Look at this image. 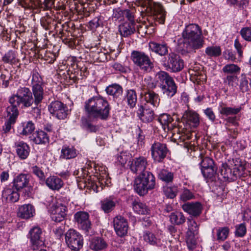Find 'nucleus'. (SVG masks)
<instances>
[{
	"mask_svg": "<svg viewBox=\"0 0 251 251\" xmlns=\"http://www.w3.org/2000/svg\"><path fill=\"white\" fill-rule=\"evenodd\" d=\"M85 109L90 117L106 120L110 107L107 100L102 97H93L85 102Z\"/></svg>",
	"mask_w": 251,
	"mask_h": 251,
	"instance_id": "nucleus-1",
	"label": "nucleus"
},
{
	"mask_svg": "<svg viewBox=\"0 0 251 251\" xmlns=\"http://www.w3.org/2000/svg\"><path fill=\"white\" fill-rule=\"evenodd\" d=\"M184 46L187 51L199 49L203 45V39L200 27L197 24H189L182 33Z\"/></svg>",
	"mask_w": 251,
	"mask_h": 251,
	"instance_id": "nucleus-2",
	"label": "nucleus"
},
{
	"mask_svg": "<svg viewBox=\"0 0 251 251\" xmlns=\"http://www.w3.org/2000/svg\"><path fill=\"white\" fill-rule=\"evenodd\" d=\"M155 178L150 172H146L140 175L135 180L134 189L140 195H144L149 190L154 188Z\"/></svg>",
	"mask_w": 251,
	"mask_h": 251,
	"instance_id": "nucleus-3",
	"label": "nucleus"
},
{
	"mask_svg": "<svg viewBox=\"0 0 251 251\" xmlns=\"http://www.w3.org/2000/svg\"><path fill=\"white\" fill-rule=\"evenodd\" d=\"M233 168H230L227 164H223L220 169V173L226 180L234 181L242 175L245 167L239 159L233 160Z\"/></svg>",
	"mask_w": 251,
	"mask_h": 251,
	"instance_id": "nucleus-4",
	"label": "nucleus"
},
{
	"mask_svg": "<svg viewBox=\"0 0 251 251\" xmlns=\"http://www.w3.org/2000/svg\"><path fill=\"white\" fill-rule=\"evenodd\" d=\"M131 58L134 64L144 71L150 72L153 67L149 56L144 52L134 50L131 53Z\"/></svg>",
	"mask_w": 251,
	"mask_h": 251,
	"instance_id": "nucleus-5",
	"label": "nucleus"
},
{
	"mask_svg": "<svg viewBox=\"0 0 251 251\" xmlns=\"http://www.w3.org/2000/svg\"><path fill=\"white\" fill-rule=\"evenodd\" d=\"M30 176L26 174H21L16 176L13 181V188L17 191L25 189V196L30 197L33 192V188L29 183Z\"/></svg>",
	"mask_w": 251,
	"mask_h": 251,
	"instance_id": "nucleus-6",
	"label": "nucleus"
},
{
	"mask_svg": "<svg viewBox=\"0 0 251 251\" xmlns=\"http://www.w3.org/2000/svg\"><path fill=\"white\" fill-rule=\"evenodd\" d=\"M172 78V77L168 73L161 71L155 75L154 81H152L150 77L145 78L142 80L141 88L143 90L153 89L156 86L157 82H159L162 86Z\"/></svg>",
	"mask_w": 251,
	"mask_h": 251,
	"instance_id": "nucleus-7",
	"label": "nucleus"
},
{
	"mask_svg": "<svg viewBox=\"0 0 251 251\" xmlns=\"http://www.w3.org/2000/svg\"><path fill=\"white\" fill-rule=\"evenodd\" d=\"M65 240L68 247L72 250H79L83 245L81 235L74 229L69 230L65 234Z\"/></svg>",
	"mask_w": 251,
	"mask_h": 251,
	"instance_id": "nucleus-8",
	"label": "nucleus"
},
{
	"mask_svg": "<svg viewBox=\"0 0 251 251\" xmlns=\"http://www.w3.org/2000/svg\"><path fill=\"white\" fill-rule=\"evenodd\" d=\"M48 109L52 115L60 120L66 118L69 113L67 106L58 100L52 101L49 105Z\"/></svg>",
	"mask_w": 251,
	"mask_h": 251,
	"instance_id": "nucleus-9",
	"label": "nucleus"
},
{
	"mask_svg": "<svg viewBox=\"0 0 251 251\" xmlns=\"http://www.w3.org/2000/svg\"><path fill=\"white\" fill-rule=\"evenodd\" d=\"M151 151L153 159L156 162H161L166 157L168 150L166 144L155 142L151 146Z\"/></svg>",
	"mask_w": 251,
	"mask_h": 251,
	"instance_id": "nucleus-10",
	"label": "nucleus"
},
{
	"mask_svg": "<svg viewBox=\"0 0 251 251\" xmlns=\"http://www.w3.org/2000/svg\"><path fill=\"white\" fill-rule=\"evenodd\" d=\"M165 66L173 72L180 71L184 67V63L180 56L173 52L169 53L167 63Z\"/></svg>",
	"mask_w": 251,
	"mask_h": 251,
	"instance_id": "nucleus-11",
	"label": "nucleus"
},
{
	"mask_svg": "<svg viewBox=\"0 0 251 251\" xmlns=\"http://www.w3.org/2000/svg\"><path fill=\"white\" fill-rule=\"evenodd\" d=\"M67 207L61 203L53 204L50 208L51 218L56 222H60L66 216Z\"/></svg>",
	"mask_w": 251,
	"mask_h": 251,
	"instance_id": "nucleus-12",
	"label": "nucleus"
},
{
	"mask_svg": "<svg viewBox=\"0 0 251 251\" xmlns=\"http://www.w3.org/2000/svg\"><path fill=\"white\" fill-rule=\"evenodd\" d=\"M114 229L119 236L126 235L128 231V226L127 221L121 216H117L113 219Z\"/></svg>",
	"mask_w": 251,
	"mask_h": 251,
	"instance_id": "nucleus-13",
	"label": "nucleus"
},
{
	"mask_svg": "<svg viewBox=\"0 0 251 251\" xmlns=\"http://www.w3.org/2000/svg\"><path fill=\"white\" fill-rule=\"evenodd\" d=\"M148 165L147 159L144 157L141 156L132 159L130 165V168L133 173L142 175L143 173L147 172L145 170Z\"/></svg>",
	"mask_w": 251,
	"mask_h": 251,
	"instance_id": "nucleus-14",
	"label": "nucleus"
},
{
	"mask_svg": "<svg viewBox=\"0 0 251 251\" xmlns=\"http://www.w3.org/2000/svg\"><path fill=\"white\" fill-rule=\"evenodd\" d=\"M75 219L78 226L82 230L88 232L91 227V223L89 219V214L84 211L77 212L74 215Z\"/></svg>",
	"mask_w": 251,
	"mask_h": 251,
	"instance_id": "nucleus-15",
	"label": "nucleus"
},
{
	"mask_svg": "<svg viewBox=\"0 0 251 251\" xmlns=\"http://www.w3.org/2000/svg\"><path fill=\"white\" fill-rule=\"evenodd\" d=\"M142 91L140 93V96L146 103H149L153 107H157L160 103V98L158 94L150 90V89L143 90L140 87Z\"/></svg>",
	"mask_w": 251,
	"mask_h": 251,
	"instance_id": "nucleus-16",
	"label": "nucleus"
},
{
	"mask_svg": "<svg viewBox=\"0 0 251 251\" xmlns=\"http://www.w3.org/2000/svg\"><path fill=\"white\" fill-rule=\"evenodd\" d=\"M151 10L152 14V18L155 22L159 24L164 23L166 17V12L162 6L158 3H153L151 5Z\"/></svg>",
	"mask_w": 251,
	"mask_h": 251,
	"instance_id": "nucleus-17",
	"label": "nucleus"
},
{
	"mask_svg": "<svg viewBox=\"0 0 251 251\" xmlns=\"http://www.w3.org/2000/svg\"><path fill=\"white\" fill-rule=\"evenodd\" d=\"M30 240L33 250H36L39 246L44 244L41 235L42 234L41 229L37 226L33 227L29 231Z\"/></svg>",
	"mask_w": 251,
	"mask_h": 251,
	"instance_id": "nucleus-18",
	"label": "nucleus"
},
{
	"mask_svg": "<svg viewBox=\"0 0 251 251\" xmlns=\"http://www.w3.org/2000/svg\"><path fill=\"white\" fill-rule=\"evenodd\" d=\"M32 92L28 88L23 87L19 88L16 94L9 98V102L10 104L18 103L19 101L26 97Z\"/></svg>",
	"mask_w": 251,
	"mask_h": 251,
	"instance_id": "nucleus-19",
	"label": "nucleus"
},
{
	"mask_svg": "<svg viewBox=\"0 0 251 251\" xmlns=\"http://www.w3.org/2000/svg\"><path fill=\"white\" fill-rule=\"evenodd\" d=\"M13 188H5L2 191V197L6 202H15L19 199V191Z\"/></svg>",
	"mask_w": 251,
	"mask_h": 251,
	"instance_id": "nucleus-20",
	"label": "nucleus"
},
{
	"mask_svg": "<svg viewBox=\"0 0 251 251\" xmlns=\"http://www.w3.org/2000/svg\"><path fill=\"white\" fill-rule=\"evenodd\" d=\"M183 118L187 124L193 127H197L199 125V115L195 111H186L183 115Z\"/></svg>",
	"mask_w": 251,
	"mask_h": 251,
	"instance_id": "nucleus-21",
	"label": "nucleus"
},
{
	"mask_svg": "<svg viewBox=\"0 0 251 251\" xmlns=\"http://www.w3.org/2000/svg\"><path fill=\"white\" fill-rule=\"evenodd\" d=\"M184 211L195 216L199 215L201 212V205L199 202L184 204L182 206Z\"/></svg>",
	"mask_w": 251,
	"mask_h": 251,
	"instance_id": "nucleus-22",
	"label": "nucleus"
},
{
	"mask_svg": "<svg viewBox=\"0 0 251 251\" xmlns=\"http://www.w3.org/2000/svg\"><path fill=\"white\" fill-rule=\"evenodd\" d=\"M16 151L19 157L21 159H26L29 154L30 148L24 142H19L15 144Z\"/></svg>",
	"mask_w": 251,
	"mask_h": 251,
	"instance_id": "nucleus-23",
	"label": "nucleus"
},
{
	"mask_svg": "<svg viewBox=\"0 0 251 251\" xmlns=\"http://www.w3.org/2000/svg\"><path fill=\"white\" fill-rule=\"evenodd\" d=\"M35 210L33 206L30 204H24L19 207L18 216L23 219H29L33 216Z\"/></svg>",
	"mask_w": 251,
	"mask_h": 251,
	"instance_id": "nucleus-24",
	"label": "nucleus"
},
{
	"mask_svg": "<svg viewBox=\"0 0 251 251\" xmlns=\"http://www.w3.org/2000/svg\"><path fill=\"white\" fill-rule=\"evenodd\" d=\"M138 114L140 119L144 122H151L154 119V112L152 109H148L143 106L138 109Z\"/></svg>",
	"mask_w": 251,
	"mask_h": 251,
	"instance_id": "nucleus-25",
	"label": "nucleus"
},
{
	"mask_svg": "<svg viewBox=\"0 0 251 251\" xmlns=\"http://www.w3.org/2000/svg\"><path fill=\"white\" fill-rule=\"evenodd\" d=\"M163 93L168 97L174 96L177 91V86L173 78L161 87Z\"/></svg>",
	"mask_w": 251,
	"mask_h": 251,
	"instance_id": "nucleus-26",
	"label": "nucleus"
},
{
	"mask_svg": "<svg viewBox=\"0 0 251 251\" xmlns=\"http://www.w3.org/2000/svg\"><path fill=\"white\" fill-rule=\"evenodd\" d=\"M135 24L133 23L128 22H125L120 25L119 30L121 35L124 37H127L133 33L135 31Z\"/></svg>",
	"mask_w": 251,
	"mask_h": 251,
	"instance_id": "nucleus-27",
	"label": "nucleus"
},
{
	"mask_svg": "<svg viewBox=\"0 0 251 251\" xmlns=\"http://www.w3.org/2000/svg\"><path fill=\"white\" fill-rule=\"evenodd\" d=\"M32 91L34 100V105L37 106L40 102H41L44 96V89L42 86L38 84H35L32 86Z\"/></svg>",
	"mask_w": 251,
	"mask_h": 251,
	"instance_id": "nucleus-28",
	"label": "nucleus"
},
{
	"mask_svg": "<svg viewBox=\"0 0 251 251\" xmlns=\"http://www.w3.org/2000/svg\"><path fill=\"white\" fill-rule=\"evenodd\" d=\"M47 185L52 190H59L63 185L62 180L56 176H50L46 181Z\"/></svg>",
	"mask_w": 251,
	"mask_h": 251,
	"instance_id": "nucleus-29",
	"label": "nucleus"
},
{
	"mask_svg": "<svg viewBox=\"0 0 251 251\" xmlns=\"http://www.w3.org/2000/svg\"><path fill=\"white\" fill-rule=\"evenodd\" d=\"M107 247L106 242L101 238H94L91 241L90 248L94 251H101Z\"/></svg>",
	"mask_w": 251,
	"mask_h": 251,
	"instance_id": "nucleus-30",
	"label": "nucleus"
},
{
	"mask_svg": "<svg viewBox=\"0 0 251 251\" xmlns=\"http://www.w3.org/2000/svg\"><path fill=\"white\" fill-rule=\"evenodd\" d=\"M108 95L113 96L114 98H119L122 96V87L116 84L109 85L106 89Z\"/></svg>",
	"mask_w": 251,
	"mask_h": 251,
	"instance_id": "nucleus-31",
	"label": "nucleus"
},
{
	"mask_svg": "<svg viewBox=\"0 0 251 251\" xmlns=\"http://www.w3.org/2000/svg\"><path fill=\"white\" fill-rule=\"evenodd\" d=\"M149 47L152 51L161 56L168 53V48L166 44H160L152 42L150 43Z\"/></svg>",
	"mask_w": 251,
	"mask_h": 251,
	"instance_id": "nucleus-32",
	"label": "nucleus"
},
{
	"mask_svg": "<svg viewBox=\"0 0 251 251\" xmlns=\"http://www.w3.org/2000/svg\"><path fill=\"white\" fill-rule=\"evenodd\" d=\"M17 106H19V105H17L16 103L11 104L6 109V116L12 122L16 121L19 115V110Z\"/></svg>",
	"mask_w": 251,
	"mask_h": 251,
	"instance_id": "nucleus-33",
	"label": "nucleus"
},
{
	"mask_svg": "<svg viewBox=\"0 0 251 251\" xmlns=\"http://www.w3.org/2000/svg\"><path fill=\"white\" fill-rule=\"evenodd\" d=\"M133 210L139 214H147L149 212V209L144 203L134 200L132 203Z\"/></svg>",
	"mask_w": 251,
	"mask_h": 251,
	"instance_id": "nucleus-34",
	"label": "nucleus"
},
{
	"mask_svg": "<svg viewBox=\"0 0 251 251\" xmlns=\"http://www.w3.org/2000/svg\"><path fill=\"white\" fill-rule=\"evenodd\" d=\"M49 138L47 133L43 131H36L33 135V141L36 144L48 143Z\"/></svg>",
	"mask_w": 251,
	"mask_h": 251,
	"instance_id": "nucleus-35",
	"label": "nucleus"
},
{
	"mask_svg": "<svg viewBox=\"0 0 251 251\" xmlns=\"http://www.w3.org/2000/svg\"><path fill=\"white\" fill-rule=\"evenodd\" d=\"M76 151L73 147H63L60 155V157L65 159L75 158L76 156Z\"/></svg>",
	"mask_w": 251,
	"mask_h": 251,
	"instance_id": "nucleus-36",
	"label": "nucleus"
},
{
	"mask_svg": "<svg viewBox=\"0 0 251 251\" xmlns=\"http://www.w3.org/2000/svg\"><path fill=\"white\" fill-rule=\"evenodd\" d=\"M216 240L219 242H223L226 240L228 236L229 229L228 227H220L217 228Z\"/></svg>",
	"mask_w": 251,
	"mask_h": 251,
	"instance_id": "nucleus-37",
	"label": "nucleus"
},
{
	"mask_svg": "<svg viewBox=\"0 0 251 251\" xmlns=\"http://www.w3.org/2000/svg\"><path fill=\"white\" fill-rule=\"evenodd\" d=\"M101 208L105 213L112 211L116 206V202L111 199L106 198L101 201Z\"/></svg>",
	"mask_w": 251,
	"mask_h": 251,
	"instance_id": "nucleus-38",
	"label": "nucleus"
},
{
	"mask_svg": "<svg viewBox=\"0 0 251 251\" xmlns=\"http://www.w3.org/2000/svg\"><path fill=\"white\" fill-rule=\"evenodd\" d=\"M170 221L172 224L179 225L185 222V218L181 212L172 213L170 216Z\"/></svg>",
	"mask_w": 251,
	"mask_h": 251,
	"instance_id": "nucleus-39",
	"label": "nucleus"
},
{
	"mask_svg": "<svg viewBox=\"0 0 251 251\" xmlns=\"http://www.w3.org/2000/svg\"><path fill=\"white\" fill-rule=\"evenodd\" d=\"M158 121L160 124L164 126H167L168 129L172 128L173 125L172 122L173 121L172 117L168 114H161L159 118Z\"/></svg>",
	"mask_w": 251,
	"mask_h": 251,
	"instance_id": "nucleus-40",
	"label": "nucleus"
},
{
	"mask_svg": "<svg viewBox=\"0 0 251 251\" xmlns=\"http://www.w3.org/2000/svg\"><path fill=\"white\" fill-rule=\"evenodd\" d=\"M2 61L5 63L10 64H16L18 62V59L15 51L10 50L2 57Z\"/></svg>",
	"mask_w": 251,
	"mask_h": 251,
	"instance_id": "nucleus-41",
	"label": "nucleus"
},
{
	"mask_svg": "<svg viewBox=\"0 0 251 251\" xmlns=\"http://www.w3.org/2000/svg\"><path fill=\"white\" fill-rule=\"evenodd\" d=\"M197 234L198 233H193L191 232L186 233V243L188 249L190 250H194L196 247L197 238L196 236Z\"/></svg>",
	"mask_w": 251,
	"mask_h": 251,
	"instance_id": "nucleus-42",
	"label": "nucleus"
},
{
	"mask_svg": "<svg viewBox=\"0 0 251 251\" xmlns=\"http://www.w3.org/2000/svg\"><path fill=\"white\" fill-rule=\"evenodd\" d=\"M126 100L128 105L130 108H133L137 102V96L135 91L129 90L126 94Z\"/></svg>",
	"mask_w": 251,
	"mask_h": 251,
	"instance_id": "nucleus-43",
	"label": "nucleus"
},
{
	"mask_svg": "<svg viewBox=\"0 0 251 251\" xmlns=\"http://www.w3.org/2000/svg\"><path fill=\"white\" fill-rule=\"evenodd\" d=\"M221 49L219 46H210L206 48L205 53L209 57H217L221 54Z\"/></svg>",
	"mask_w": 251,
	"mask_h": 251,
	"instance_id": "nucleus-44",
	"label": "nucleus"
},
{
	"mask_svg": "<svg viewBox=\"0 0 251 251\" xmlns=\"http://www.w3.org/2000/svg\"><path fill=\"white\" fill-rule=\"evenodd\" d=\"M158 177L164 181L169 182L172 181L174 178V174L168 170L162 169L158 174Z\"/></svg>",
	"mask_w": 251,
	"mask_h": 251,
	"instance_id": "nucleus-45",
	"label": "nucleus"
},
{
	"mask_svg": "<svg viewBox=\"0 0 251 251\" xmlns=\"http://www.w3.org/2000/svg\"><path fill=\"white\" fill-rule=\"evenodd\" d=\"M217 167L215 165L201 170V173L204 177L207 178H212L216 175Z\"/></svg>",
	"mask_w": 251,
	"mask_h": 251,
	"instance_id": "nucleus-46",
	"label": "nucleus"
},
{
	"mask_svg": "<svg viewBox=\"0 0 251 251\" xmlns=\"http://www.w3.org/2000/svg\"><path fill=\"white\" fill-rule=\"evenodd\" d=\"M164 195L170 199H174L178 193L177 188L176 186L164 187L163 188Z\"/></svg>",
	"mask_w": 251,
	"mask_h": 251,
	"instance_id": "nucleus-47",
	"label": "nucleus"
},
{
	"mask_svg": "<svg viewBox=\"0 0 251 251\" xmlns=\"http://www.w3.org/2000/svg\"><path fill=\"white\" fill-rule=\"evenodd\" d=\"M34 100L32 96V94L28 95L26 97L18 101V103H16V104L20 106V104H22V107H28L31 106L33 104H34Z\"/></svg>",
	"mask_w": 251,
	"mask_h": 251,
	"instance_id": "nucleus-48",
	"label": "nucleus"
},
{
	"mask_svg": "<svg viewBox=\"0 0 251 251\" xmlns=\"http://www.w3.org/2000/svg\"><path fill=\"white\" fill-rule=\"evenodd\" d=\"M240 110L238 108H232L229 107H226L221 106L220 109V113L221 114L226 116L229 115L236 114Z\"/></svg>",
	"mask_w": 251,
	"mask_h": 251,
	"instance_id": "nucleus-49",
	"label": "nucleus"
},
{
	"mask_svg": "<svg viewBox=\"0 0 251 251\" xmlns=\"http://www.w3.org/2000/svg\"><path fill=\"white\" fill-rule=\"evenodd\" d=\"M201 171L215 165L213 159L207 156H201L200 163Z\"/></svg>",
	"mask_w": 251,
	"mask_h": 251,
	"instance_id": "nucleus-50",
	"label": "nucleus"
},
{
	"mask_svg": "<svg viewBox=\"0 0 251 251\" xmlns=\"http://www.w3.org/2000/svg\"><path fill=\"white\" fill-rule=\"evenodd\" d=\"M136 10L134 8L126 9L124 10V17H125L129 21V23H135L134 18L135 16Z\"/></svg>",
	"mask_w": 251,
	"mask_h": 251,
	"instance_id": "nucleus-51",
	"label": "nucleus"
},
{
	"mask_svg": "<svg viewBox=\"0 0 251 251\" xmlns=\"http://www.w3.org/2000/svg\"><path fill=\"white\" fill-rule=\"evenodd\" d=\"M240 70L237 65L233 64L226 65L223 68V72L227 74H235L239 72Z\"/></svg>",
	"mask_w": 251,
	"mask_h": 251,
	"instance_id": "nucleus-52",
	"label": "nucleus"
},
{
	"mask_svg": "<svg viewBox=\"0 0 251 251\" xmlns=\"http://www.w3.org/2000/svg\"><path fill=\"white\" fill-rule=\"evenodd\" d=\"M177 134L178 135V139L182 142L191 139L193 135L192 132L186 130L183 131V129L181 131L179 130Z\"/></svg>",
	"mask_w": 251,
	"mask_h": 251,
	"instance_id": "nucleus-53",
	"label": "nucleus"
},
{
	"mask_svg": "<svg viewBox=\"0 0 251 251\" xmlns=\"http://www.w3.org/2000/svg\"><path fill=\"white\" fill-rule=\"evenodd\" d=\"M144 240L151 245H155L158 243V239L152 233L147 231L143 235Z\"/></svg>",
	"mask_w": 251,
	"mask_h": 251,
	"instance_id": "nucleus-54",
	"label": "nucleus"
},
{
	"mask_svg": "<svg viewBox=\"0 0 251 251\" xmlns=\"http://www.w3.org/2000/svg\"><path fill=\"white\" fill-rule=\"evenodd\" d=\"M194 197V194L187 189H184L180 196V199L183 201L191 200Z\"/></svg>",
	"mask_w": 251,
	"mask_h": 251,
	"instance_id": "nucleus-55",
	"label": "nucleus"
},
{
	"mask_svg": "<svg viewBox=\"0 0 251 251\" xmlns=\"http://www.w3.org/2000/svg\"><path fill=\"white\" fill-rule=\"evenodd\" d=\"M35 129L34 124L31 121L28 122L25 126H24L23 130L21 134L26 135L31 133Z\"/></svg>",
	"mask_w": 251,
	"mask_h": 251,
	"instance_id": "nucleus-56",
	"label": "nucleus"
},
{
	"mask_svg": "<svg viewBox=\"0 0 251 251\" xmlns=\"http://www.w3.org/2000/svg\"><path fill=\"white\" fill-rule=\"evenodd\" d=\"M235 235L238 237H243L246 233L247 228L245 224L242 223L236 226Z\"/></svg>",
	"mask_w": 251,
	"mask_h": 251,
	"instance_id": "nucleus-57",
	"label": "nucleus"
},
{
	"mask_svg": "<svg viewBox=\"0 0 251 251\" xmlns=\"http://www.w3.org/2000/svg\"><path fill=\"white\" fill-rule=\"evenodd\" d=\"M242 38L247 41L251 42V27H246L240 31Z\"/></svg>",
	"mask_w": 251,
	"mask_h": 251,
	"instance_id": "nucleus-58",
	"label": "nucleus"
},
{
	"mask_svg": "<svg viewBox=\"0 0 251 251\" xmlns=\"http://www.w3.org/2000/svg\"><path fill=\"white\" fill-rule=\"evenodd\" d=\"M188 230L187 232H192L193 233H198V226L195 221L189 220L188 222Z\"/></svg>",
	"mask_w": 251,
	"mask_h": 251,
	"instance_id": "nucleus-59",
	"label": "nucleus"
},
{
	"mask_svg": "<svg viewBox=\"0 0 251 251\" xmlns=\"http://www.w3.org/2000/svg\"><path fill=\"white\" fill-rule=\"evenodd\" d=\"M240 87L243 92H246L249 90L248 81L247 77L244 75H242L241 79Z\"/></svg>",
	"mask_w": 251,
	"mask_h": 251,
	"instance_id": "nucleus-60",
	"label": "nucleus"
},
{
	"mask_svg": "<svg viewBox=\"0 0 251 251\" xmlns=\"http://www.w3.org/2000/svg\"><path fill=\"white\" fill-rule=\"evenodd\" d=\"M226 82L227 83L228 85L232 87H236L238 85V78L235 75L227 76Z\"/></svg>",
	"mask_w": 251,
	"mask_h": 251,
	"instance_id": "nucleus-61",
	"label": "nucleus"
},
{
	"mask_svg": "<svg viewBox=\"0 0 251 251\" xmlns=\"http://www.w3.org/2000/svg\"><path fill=\"white\" fill-rule=\"evenodd\" d=\"M124 17V10L118 7L113 9L112 18L115 20H122Z\"/></svg>",
	"mask_w": 251,
	"mask_h": 251,
	"instance_id": "nucleus-62",
	"label": "nucleus"
},
{
	"mask_svg": "<svg viewBox=\"0 0 251 251\" xmlns=\"http://www.w3.org/2000/svg\"><path fill=\"white\" fill-rule=\"evenodd\" d=\"M33 173L38 177L40 179H44L45 176L43 171L38 166H34L32 167Z\"/></svg>",
	"mask_w": 251,
	"mask_h": 251,
	"instance_id": "nucleus-63",
	"label": "nucleus"
},
{
	"mask_svg": "<svg viewBox=\"0 0 251 251\" xmlns=\"http://www.w3.org/2000/svg\"><path fill=\"white\" fill-rule=\"evenodd\" d=\"M204 113L211 121L213 122L215 121L216 116L212 108H207L204 110Z\"/></svg>",
	"mask_w": 251,
	"mask_h": 251,
	"instance_id": "nucleus-64",
	"label": "nucleus"
}]
</instances>
